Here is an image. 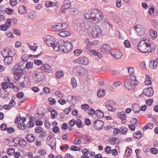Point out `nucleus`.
<instances>
[{"mask_svg": "<svg viewBox=\"0 0 158 158\" xmlns=\"http://www.w3.org/2000/svg\"><path fill=\"white\" fill-rule=\"evenodd\" d=\"M84 16L85 19L94 24L101 21L103 17L102 12L98 9H93L90 12L85 13Z\"/></svg>", "mask_w": 158, "mask_h": 158, "instance_id": "obj_1", "label": "nucleus"}, {"mask_svg": "<svg viewBox=\"0 0 158 158\" xmlns=\"http://www.w3.org/2000/svg\"><path fill=\"white\" fill-rule=\"evenodd\" d=\"M56 43L57 46L55 48V51L67 53L70 51L72 48V44L68 41L64 42L63 40H60Z\"/></svg>", "mask_w": 158, "mask_h": 158, "instance_id": "obj_2", "label": "nucleus"}, {"mask_svg": "<svg viewBox=\"0 0 158 158\" xmlns=\"http://www.w3.org/2000/svg\"><path fill=\"white\" fill-rule=\"evenodd\" d=\"M23 63L22 62H19L14 66L12 69V73L14 75V78L16 81H19L23 72L24 68L23 67Z\"/></svg>", "mask_w": 158, "mask_h": 158, "instance_id": "obj_3", "label": "nucleus"}, {"mask_svg": "<svg viewBox=\"0 0 158 158\" xmlns=\"http://www.w3.org/2000/svg\"><path fill=\"white\" fill-rule=\"evenodd\" d=\"M138 83V81L134 76L126 77L124 82L126 89L130 90L134 89Z\"/></svg>", "mask_w": 158, "mask_h": 158, "instance_id": "obj_4", "label": "nucleus"}, {"mask_svg": "<svg viewBox=\"0 0 158 158\" xmlns=\"http://www.w3.org/2000/svg\"><path fill=\"white\" fill-rule=\"evenodd\" d=\"M137 49L140 52L143 53L151 52L150 44L147 40H141L137 45Z\"/></svg>", "mask_w": 158, "mask_h": 158, "instance_id": "obj_5", "label": "nucleus"}, {"mask_svg": "<svg viewBox=\"0 0 158 158\" xmlns=\"http://www.w3.org/2000/svg\"><path fill=\"white\" fill-rule=\"evenodd\" d=\"M90 33L89 36L93 38L100 37L102 35V31L99 27L97 25H95L92 28H89Z\"/></svg>", "mask_w": 158, "mask_h": 158, "instance_id": "obj_6", "label": "nucleus"}, {"mask_svg": "<svg viewBox=\"0 0 158 158\" xmlns=\"http://www.w3.org/2000/svg\"><path fill=\"white\" fill-rule=\"evenodd\" d=\"M44 40L47 45L49 47H52L54 51H55V48L56 46V43L60 40H55V38L50 35H47L44 37Z\"/></svg>", "mask_w": 158, "mask_h": 158, "instance_id": "obj_7", "label": "nucleus"}, {"mask_svg": "<svg viewBox=\"0 0 158 158\" xmlns=\"http://www.w3.org/2000/svg\"><path fill=\"white\" fill-rule=\"evenodd\" d=\"M34 80L37 82L43 81L44 78V74L42 72H38L37 70L34 71Z\"/></svg>", "mask_w": 158, "mask_h": 158, "instance_id": "obj_8", "label": "nucleus"}, {"mask_svg": "<svg viewBox=\"0 0 158 158\" xmlns=\"http://www.w3.org/2000/svg\"><path fill=\"white\" fill-rule=\"evenodd\" d=\"M154 91L152 88L145 89H143V93L141 94L139 96V98H141L144 97L143 94L148 97H150L152 96L153 94Z\"/></svg>", "mask_w": 158, "mask_h": 158, "instance_id": "obj_9", "label": "nucleus"}, {"mask_svg": "<svg viewBox=\"0 0 158 158\" xmlns=\"http://www.w3.org/2000/svg\"><path fill=\"white\" fill-rule=\"evenodd\" d=\"M70 2L69 0H65L63 3V5L60 8V10L63 13H65L66 12V10L69 8L71 6Z\"/></svg>", "mask_w": 158, "mask_h": 158, "instance_id": "obj_10", "label": "nucleus"}, {"mask_svg": "<svg viewBox=\"0 0 158 158\" xmlns=\"http://www.w3.org/2000/svg\"><path fill=\"white\" fill-rule=\"evenodd\" d=\"M94 128L97 130H101L104 125V122L100 120H96L93 123Z\"/></svg>", "mask_w": 158, "mask_h": 158, "instance_id": "obj_11", "label": "nucleus"}, {"mask_svg": "<svg viewBox=\"0 0 158 158\" xmlns=\"http://www.w3.org/2000/svg\"><path fill=\"white\" fill-rule=\"evenodd\" d=\"M135 28L138 35L140 36L143 35L145 33L144 29L139 25L135 26Z\"/></svg>", "mask_w": 158, "mask_h": 158, "instance_id": "obj_12", "label": "nucleus"}, {"mask_svg": "<svg viewBox=\"0 0 158 158\" xmlns=\"http://www.w3.org/2000/svg\"><path fill=\"white\" fill-rule=\"evenodd\" d=\"M85 70V69L81 66H77L73 68V72L76 75H79L82 74Z\"/></svg>", "mask_w": 158, "mask_h": 158, "instance_id": "obj_13", "label": "nucleus"}, {"mask_svg": "<svg viewBox=\"0 0 158 158\" xmlns=\"http://www.w3.org/2000/svg\"><path fill=\"white\" fill-rule=\"evenodd\" d=\"M40 69L41 70L48 73H51L52 71V67L48 64H43L40 67Z\"/></svg>", "mask_w": 158, "mask_h": 158, "instance_id": "obj_14", "label": "nucleus"}, {"mask_svg": "<svg viewBox=\"0 0 158 158\" xmlns=\"http://www.w3.org/2000/svg\"><path fill=\"white\" fill-rule=\"evenodd\" d=\"M26 156V151L23 150L20 151L19 152H15L14 156L15 158H24Z\"/></svg>", "mask_w": 158, "mask_h": 158, "instance_id": "obj_15", "label": "nucleus"}, {"mask_svg": "<svg viewBox=\"0 0 158 158\" xmlns=\"http://www.w3.org/2000/svg\"><path fill=\"white\" fill-rule=\"evenodd\" d=\"M110 53L112 55L117 59H120L122 56V53L119 50H114L112 51Z\"/></svg>", "mask_w": 158, "mask_h": 158, "instance_id": "obj_16", "label": "nucleus"}, {"mask_svg": "<svg viewBox=\"0 0 158 158\" xmlns=\"http://www.w3.org/2000/svg\"><path fill=\"white\" fill-rule=\"evenodd\" d=\"M101 51L104 54H108L110 52H110V46L107 44H104L101 48Z\"/></svg>", "mask_w": 158, "mask_h": 158, "instance_id": "obj_17", "label": "nucleus"}, {"mask_svg": "<svg viewBox=\"0 0 158 158\" xmlns=\"http://www.w3.org/2000/svg\"><path fill=\"white\" fill-rule=\"evenodd\" d=\"M78 62L79 64L86 65L88 64L89 60L85 57H81L78 58Z\"/></svg>", "mask_w": 158, "mask_h": 158, "instance_id": "obj_18", "label": "nucleus"}, {"mask_svg": "<svg viewBox=\"0 0 158 158\" xmlns=\"http://www.w3.org/2000/svg\"><path fill=\"white\" fill-rule=\"evenodd\" d=\"M132 111L135 114H137L139 113L140 110V107L137 104H134L132 106Z\"/></svg>", "mask_w": 158, "mask_h": 158, "instance_id": "obj_19", "label": "nucleus"}, {"mask_svg": "<svg viewBox=\"0 0 158 158\" xmlns=\"http://www.w3.org/2000/svg\"><path fill=\"white\" fill-rule=\"evenodd\" d=\"M118 118L122 120L123 123H125L126 122L127 117L125 113L123 112H121L118 113Z\"/></svg>", "mask_w": 158, "mask_h": 158, "instance_id": "obj_20", "label": "nucleus"}, {"mask_svg": "<svg viewBox=\"0 0 158 158\" xmlns=\"http://www.w3.org/2000/svg\"><path fill=\"white\" fill-rule=\"evenodd\" d=\"M35 118L33 117H31L29 118V120L27 122V127L29 128H31L34 126V122L35 120Z\"/></svg>", "mask_w": 158, "mask_h": 158, "instance_id": "obj_21", "label": "nucleus"}, {"mask_svg": "<svg viewBox=\"0 0 158 158\" xmlns=\"http://www.w3.org/2000/svg\"><path fill=\"white\" fill-rule=\"evenodd\" d=\"M158 62L157 60H152L149 63V67L151 69H156L157 66Z\"/></svg>", "mask_w": 158, "mask_h": 158, "instance_id": "obj_22", "label": "nucleus"}, {"mask_svg": "<svg viewBox=\"0 0 158 158\" xmlns=\"http://www.w3.org/2000/svg\"><path fill=\"white\" fill-rule=\"evenodd\" d=\"M35 136L33 134H30L27 135L26 139L28 142L32 143L35 140Z\"/></svg>", "mask_w": 158, "mask_h": 158, "instance_id": "obj_23", "label": "nucleus"}, {"mask_svg": "<svg viewBox=\"0 0 158 158\" xmlns=\"http://www.w3.org/2000/svg\"><path fill=\"white\" fill-rule=\"evenodd\" d=\"M95 116L97 118H102L104 117V113L100 110H97L95 111Z\"/></svg>", "mask_w": 158, "mask_h": 158, "instance_id": "obj_24", "label": "nucleus"}, {"mask_svg": "<svg viewBox=\"0 0 158 158\" xmlns=\"http://www.w3.org/2000/svg\"><path fill=\"white\" fill-rule=\"evenodd\" d=\"M28 18L31 19H33L36 17V12L34 11H30L27 14Z\"/></svg>", "mask_w": 158, "mask_h": 158, "instance_id": "obj_25", "label": "nucleus"}, {"mask_svg": "<svg viewBox=\"0 0 158 158\" xmlns=\"http://www.w3.org/2000/svg\"><path fill=\"white\" fill-rule=\"evenodd\" d=\"M33 55L31 54H30L28 56L27 54H24L21 57V59L22 61L20 62H22L23 64L24 62H26L28 60L29 57H31Z\"/></svg>", "mask_w": 158, "mask_h": 158, "instance_id": "obj_26", "label": "nucleus"}, {"mask_svg": "<svg viewBox=\"0 0 158 158\" xmlns=\"http://www.w3.org/2000/svg\"><path fill=\"white\" fill-rule=\"evenodd\" d=\"M59 35L62 37H65L70 35L71 33L70 31H63L59 33Z\"/></svg>", "mask_w": 158, "mask_h": 158, "instance_id": "obj_27", "label": "nucleus"}, {"mask_svg": "<svg viewBox=\"0 0 158 158\" xmlns=\"http://www.w3.org/2000/svg\"><path fill=\"white\" fill-rule=\"evenodd\" d=\"M4 61L6 65H10L12 63V57L10 56H7L4 59Z\"/></svg>", "mask_w": 158, "mask_h": 158, "instance_id": "obj_28", "label": "nucleus"}, {"mask_svg": "<svg viewBox=\"0 0 158 158\" xmlns=\"http://www.w3.org/2000/svg\"><path fill=\"white\" fill-rule=\"evenodd\" d=\"M18 11L21 14H24L27 12V10L24 6H20L18 8Z\"/></svg>", "mask_w": 158, "mask_h": 158, "instance_id": "obj_29", "label": "nucleus"}, {"mask_svg": "<svg viewBox=\"0 0 158 158\" xmlns=\"http://www.w3.org/2000/svg\"><path fill=\"white\" fill-rule=\"evenodd\" d=\"M17 127L19 130H24L27 128L26 125L25 123L22 122L18 123Z\"/></svg>", "mask_w": 158, "mask_h": 158, "instance_id": "obj_30", "label": "nucleus"}, {"mask_svg": "<svg viewBox=\"0 0 158 158\" xmlns=\"http://www.w3.org/2000/svg\"><path fill=\"white\" fill-rule=\"evenodd\" d=\"M106 92L104 89H100L98 91L97 96L100 98H102L105 96Z\"/></svg>", "mask_w": 158, "mask_h": 158, "instance_id": "obj_31", "label": "nucleus"}, {"mask_svg": "<svg viewBox=\"0 0 158 158\" xmlns=\"http://www.w3.org/2000/svg\"><path fill=\"white\" fill-rule=\"evenodd\" d=\"M153 127V124L152 122L148 123L143 128V130L145 131L147 129H152Z\"/></svg>", "mask_w": 158, "mask_h": 158, "instance_id": "obj_32", "label": "nucleus"}, {"mask_svg": "<svg viewBox=\"0 0 158 158\" xmlns=\"http://www.w3.org/2000/svg\"><path fill=\"white\" fill-rule=\"evenodd\" d=\"M150 35L153 39H155L157 37V33L156 31L152 29H151L149 31Z\"/></svg>", "mask_w": 158, "mask_h": 158, "instance_id": "obj_33", "label": "nucleus"}, {"mask_svg": "<svg viewBox=\"0 0 158 158\" xmlns=\"http://www.w3.org/2000/svg\"><path fill=\"white\" fill-rule=\"evenodd\" d=\"M27 45L30 48L31 50L34 52L36 51L38 46L37 44H31L29 43H27Z\"/></svg>", "mask_w": 158, "mask_h": 158, "instance_id": "obj_34", "label": "nucleus"}, {"mask_svg": "<svg viewBox=\"0 0 158 158\" xmlns=\"http://www.w3.org/2000/svg\"><path fill=\"white\" fill-rule=\"evenodd\" d=\"M152 78L148 75H146L145 80V85H148L152 83Z\"/></svg>", "mask_w": 158, "mask_h": 158, "instance_id": "obj_35", "label": "nucleus"}, {"mask_svg": "<svg viewBox=\"0 0 158 158\" xmlns=\"http://www.w3.org/2000/svg\"><path fill=\"white\" fill-rule=\"evenodd\" d=\"M52 28L54 30L56 31H58L61 30L60 25H59V23L52 26Z\"/></svg>", "mask_w": 158, "mask_h": 158, "instance_id": "obj_36", "label": "nucleus"}, {"mask_svg": "<svg viewBox=\"0 0 158 158\" xmlns=\"http://www.w3.org/2000/svg\"><path fill=\"white\" fill-rule=\"evenodd\" d=\"M133 136L135 138L139 139L142 137V135L141 131H139L136 133H134Z\"/></svg>", "mask_w": 158, "mask_h": 158, "instance_id": "obj_37", "label": "nucleus"}, {"mask_svg": "<svg viewBox=\"0 0 158 158\" xmlns=\"http://www.w3.org/2000/svg\"><path fill=\"white\" fill-rule=\"evenodd\" d=\"M45 110L44 109L43 107H40L37 110V114L38 115H41V116L44 115Z\"/></svg>", "mask_w": 158, "mask_h": 158, "instance_id": "obj_38", "label": "nucleus"}, {"mask_svg": "<svg viewBox=\"0 0 158 158\" xmlns=\"http://www.w3.org/2000/svg\"><path fill=\"white\" fill-rule=\"evenodd\" d=\"M19 144L21 147H23L27 145V142L23 139H21L19 140Z\"/></svg>", "mask_w": 158, "mask_h": 158, "instance_id": "obj_39", "label": "nucleus"}, {"mask_svg": "<svg viewBox=\"0 0 158 158\" xmlns=\"http://www.w3.org/2000/svg\"><path fill=\"white\" fill-rule=\"evenodd\" d=\"M45 5L46 7H49L54 6L56 5V4L54 2L48 1L46 2Z\"/></svg>", "mask_w": 158, "mask_h": 158, "instance_id": "obj_40", "label": "nucleus"}, {"mask_svg": "<svg viewBox=\"0 0 158 158\" xmlns=\"http://www.w3.org/2000/svg\"><path fill=\"white\" fill-rule=\"evenodd\" d=\"M33 66V63L31 61L27 62L26 64L25 68L28 69H31Z\"/></svg>", "mask_w": 158, "mask_h": 158, "instance_id": "obj_41", "label": "nucleus"}, {"mask_svg": "<svg viewBox=\"0 0 158 158\" xmlns=\"http://www.w3.org/2000/svg\"><path fill=\"white\" fill-rule=\"evenodd\" d=\"M128 129L124 127H121L120 129V132L123 135H125L127 132Z\"/></svg>", "mask_w": 158, "mask_h": 158, "instance_id": "obj_42", "label": "nucleus"}, {"mask_svg": "<svg viewBox=\"0 0 158 158\" xmlns=\"http://www.w3.org/2000/svg\"><path fill=\"white\" fill-rule=\"evenodd\" d=\"M55 141H56L52 137V136L51 135H49L47 137L46 142L47 144L48 145V142L51 143H52L53 142H54Z\"/></svg>", "mask_w": 158, "mask_h": 158, "instance_id": "obj_43", "label": "nucleus"}, {"mask_svg": "<svg viewBox=\"0 0 158 158\" xmlns=\"http://www.w3.org/2000/svg\"><path fill=\"white\" fill-rule=\"evenodd\" d=\"M132 152V150L129 148H127L125 151V155L129 157Z\"/></svg>", "mask_w": 158, "mask_h": 158, "instance_id": "obj_44", "label": "nucleus"}, {"mask_svg": "<svg viewBox=\"0 0 158 158\" xmlns=\"http://www.w3.org/2000/svg\"><path fill=\"white\" fill-rule=\"evenodd\" d=\"M107 109L109 111L114 112L115 111V109L113 108V106L109 104H107L106 105Z\"/></svg>", "mask_w": 158, "mask_h": 158, "instance_id": "obj_45", "label": "nucleus"}, {"mask_svg": "<svg viewBox=\"0 0 158 158\" xmlns=\"http://www.w3.org/2000/svg\"><path fill=\"white\" fill-rule=\"evenodd\" d=\"M63 75V72L62 71H60L57 72L56 74V77L57 78H61Z\"/></svg>", "mask_w": 158, "mask_h": 158, "instance_id": "obj_46", "label": "nucleus"}, {"mask_svg": "<svg viewBox=\"0 0 158 158\" xmlns=\"http://www.w3.org/2000/svg\"><path fill=\"white\" fill-rule=\"evenodd\" d=\"M57 113L55 110H53L51 112V118L54 119L57 116Z\"/></svg>", "mask_w": 158, "mask_h": 158, "instance_id": "obj_47", "label": "nucleus"}, {"mask_svg": "<svg viewBox=\"0 0 158 158\" xmlns=\"http://www.w3.org/2000/svg\"><path fill=\"white\" fill-rule=\"evenodd\" d=\"M59 25H60L61 30L65 29L68 27V24L65 23H59Z\"/></svg>", "mask_w": 158, "mask_h": 158, "instance_id": "obj_48", "label": "nucleus"}, {"mask_svg": "<svg viewBox=\"0 0 158 158\" xmlns=\"http://www.w3.org/2000/svg\"><path fill=\"white\" fill-rule=\"evenodd\" d=\"M110 143L112 145H114L115 143L118 142L117 138L116 137H112L110 139Z\"/></svg>", "mask_w": 158, "mask_h": 158, "instance_id": "obj_49", "label": "nucleus"}, {"mask_svg": "<svg viewBox=\"0 0 158 158\" xmlns=\"http://www.w3.org/2000/svg\"><path fill=\"white\" fill-rule=\"evenodd\" d=\"M105 151L107 154L110 153L111 152V148L110 146H107L105 148Z\"/></svg>", "mask_w": 158, "mask_h": 158, "instance_id": "obj_50", "label": "nucleus"}, {"mask_svg": "<svg viewBox=\"0 0 158 158\" xmlns=\"http://www.w3.org/2000/svg\"><path fill=\"white\" fill-rule=\"evenodd\" d=\"M76 121V124L77 126L79 128H81L83 126L81 120L79 119H77Z\"/></svg>", "mask_w": 158, "mask_h": 158, "instance_id": "obj_51", "label": "nucleus"}, {"mask_svg": "<svg viewBox=\"0 0 158 158\" xmlns=\"http://www.w3.org/2000/svg\"><path fill=\"white\" fill-rule=\"evenodd\" d=\"M71 85L73 87H75L77 86V82L75 79L73 78L71 79Z\"/></svg>", "mask_w": 158, "mask_h": 158, "instance_id": "obj_52", "label": "nucleus"}, {"mask_svg": "<svg viewBox=\"0 0 158 158\" xmlns=\"http://www.w3.org/2000/svg\"><path fill=\"white\" fill-rule=\"evenodd\" d=\"M128 72L130 75V76H133L134 74V70L132 67H130L127 68Z\"/></svg>", "mask_w": 158, "mask_h": 158, "instance_id": "obj_53", "label": "nucleus"}, {"mask_svg": "<svg viewBox=\"0 0 158 158\" xmlns=\"http://www.w3.org/2000/svg\"><path fill=\"white\" fill-rule=\"evenodd\" d=\"M7 153L10 155H12L15 153L14 149L9 148L7 150Z\"/></svg>", "mask_w": 158, "mask_h": 158, "instance_id": "obj_54", "label": "nucleus"}, {"mask_svg": "<svg viewBox=\"0 0 158 158\" xmlns=\"http://www.w3.org/2000/svg\"><path fill=\"white\" fill-rule=\"evenodd\" d=\"M56 141L53 142L52 143H51L49 142L48 143V145L50 146L51 148L53 150L55 149L56 148Z\"/></svg>", "mask_w": 158, "mask_h": 158, "instance_id": "obj_55", "label": "nucleus"}, {"mask_svg": "<svg viewBox=\"0 0 158 158\" xmlns=\"http://www.w3.org/2000/svg\"><path fill=\"white\" fill-rule=\"evenodd\" d=\"M151 153L154 155H156L158 153V150L155 147H152L150 149Z\"/></svg>", "mask_w": 158, "mask_h": 158, "instance_id": "obj_56", "label": "nucleus"}, {"mask_svg": "<svg viewBox=\"0 0 158 158\" xmlns=\"http://www.w3.org/2000/svg\"><path fill=\"white\" fill-rule=\"evenodd\" d=\"M5 25L8 28L11 26L12 23L11 19H8L6 20V22L5 23Z\"/></svg>", "mask_w": 158, "mask_h": 158, "instance_id": "obj_57", "label": "nucleus"}, {"mask_svg": "<svg viewBox=\"0 0 158 158\" xmlns=\"http://www.w3.org/2000/svg\"><path fill=\"white\" fill-rule=\"evenodd\" d=\"M14 10L9 8H6L5 9V12L9 15H11L13 13Z\"/></svg>", "mask_w": 158, "mask_h": 158, "instance_id": "obj_58", "label": "nucleus"}, {"mask_svg": "<svg viewBox=\"0 0 158 158\" xmlns=\"http://www.w3.org/2000/svg\"><path fill=\"white\" fill-rule=\"evenodd\" d=\"M81 108L85 111H86L89 108V105L86 104H84L81 106Z\"/></svg>", "mask_w": 158, "mask_h": 158, "instance_id": "obj_59", "label": "nucleus"}, {"mask_svg": "<svg viewBox=\"0 0 158 158\" xmlns=\"http://www.w3.org/2000/svg\"><path fill=\"white\" fill-rule=\"evenodd\" d=\"M70 150L75 151L80 150V148L75 145H73L70 147Z\"/></svg>", "mask_w": 158, "mask_h": 158, "instance_id": "obj_60", "label": "nucleus"}, {"mask_svg": "<svg viewBox=\"0 0 158 158\" xmlns=\"http://www.w3.org/2000/svg\"><path fill=\"white\" fill-rule=\"evenodd\" d=\"M124 44L126 48H130L131 47L130 42L128 40H126L124 42Z\"/></svg>", "mask_w": 158, "mask_h": 158, "instance_id": "obj_61", "label": "nucleus"}, {"mask_svg": "<svg viewBox=\"0 0 158 158\" xmlns=\"http://www.w3.org/2000/svg\"><path fill=\"white\" fill-rule=\"evenodd\" d=\"M2 86L4 90H5L8 88L7 81H5L2 83Z\"/></svg>", "mask_w": 158, "mask_h": 158, "instance_id": "obj_62", "label": "nucleus"}, {"mask_svg": "<svg viewBox=\"0 0 158 158\" xmlns=\"http://www.w3.org/2000/svg\"><path fill=\"white\" fill-rule=\"evenodd\" d=\"M21 120V117L20 114L18 115L16 117V118L15 120V124H18Z\"/></svg>", "mask_w": 158, "mask_h": 158, "instance_id": "obj_63", "label": "nucleus"}, {"mask_svg": "<svg viewBox=\"0 0 158 158\" xmlns=\"http://www.w3.org/2000/svg\"><path fill=\"white\" fill-rule=\"evenodd\" d=\"M152 25L156 29H158V24L157 21L155 20H153L152 21Z\"/></svg>", "mask_w": 158, "mask_h": 158, "instance_id": "obj_64", "label": "nucleus"}]
</instances>
